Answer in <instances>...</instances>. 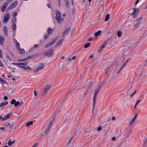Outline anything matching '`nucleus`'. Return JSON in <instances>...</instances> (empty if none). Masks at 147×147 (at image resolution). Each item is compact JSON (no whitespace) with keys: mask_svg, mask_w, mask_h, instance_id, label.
Instances as JSON below:
<instances>
[{"mask_svg":"<svg viewBox=\"0 0 147 147\" xmlns=\"http://www.w3.org/2000/svg\"><path fill=\"white\" fill-rule=\"evenodd\" d=\"M91 45V43L90 42H88L87 44H86L84 46V47L85 48H86L89 47Z\"/></svg>","mask_w":147,"mask_h":147,"instance_id":"29","label":"nucleus"},{"mask_svg":"<svg viewBox=\"0 0 147 147\" xmlns=\"http://www.w3.org/2000/svg\"><path fill=\"white\" fill-rule=\"evenodd\" d=\"M129 61V59H127L124 63L123 65V66H125L126 65L128 62Z\"/></svg>","mask_w":147,"mask_h":147,"instance_id":"37","label":"nucleus"},{"mask_svg":"<svg viewBox=\"0 0 147 147\" xmlns=\"http://www.w3.org/2000/svg\"><path fill=\"white\" fill-rule=\"evenodd\" d=\"M92 40V37L88 39V41H91Z\"/></svg>","mask_w":147,"mask_h":147,"instance_id":"64","label":"nucleus"},{"mask_svg":"<svg viewBox=\"0 0 147 147\" xmlns=\"http://www.w3.org/2000/svg\"><path fill=\"white\" fill-rule=\"evenodd\" d=\"M137 90H135L134 92L132 93L130 95V97H132L136 93V92Z\"/></svg>","mask_w":147,"mask_h":147,"instance_id":"38","label":"nucleus"},{"mask_svg":"<svg viewBox=\"0 0 147 147\" xmlns=\"http://www.w3.org/2000/svg\"><path fill=\"white\" fill-rule=\"evenodd\" d=\"M57 22L59 24H61L62 22L63 21L64 19L63 18H59L56 19Z\"/></svg>","mask_w":147,"mask_h":147,"instance_id":"17","label":"nucleus"},{"mask_svg":"<svg viewBox=\"0 0 147 147\" xmlns=\"http://www.w3.org/2000/svg\"><path fill=\"white\" fill-rule=\"evenodd\" d=\"M139 11V9H138L134 8V11L131 15L134 18H135Z\"/></svg>","mask_w":147,"mask_h":147,"instance_id":"8","label":"nucleus"},{"mask_svg":"<svg viewBox=\"0 0 147 147\" xmlns=\"http://www.w3.org/2000/svg\"><path fill=\"white\" fill-rule=\"evenodd\" d=\"M34 94L35 96H36L37 95V93L36 92V90H35L34 91Z\"/></svg>","mask_w":147,"mask_h":147,"instance_id":"48","label":"nucleus"},{"mask_svg":"<svg viewBox=\"0 0 147 147\" xmlns=\"http://www.w3.org/2000/svg\"><path fill=\"white\" fill-rule=\"evenodd\" d=\"M69 2L67 0L66 1V3H65V6L66 7H69Z\"/></svg>","mask_w":147,"mask_h":147,"instance_id":"34","label":"nucleus"},{"mask_svg":"<svg viewBox=\"0 0 147 147\" xmlns=\"http://www.w3.org/2000/svg\"><path fill=\"white\" fill-rule=\"evenodd\" d=\"M59 36H58L56 38H54L53 39V41H52L54 43L55 42H56L57 41V40L59 39Z\"/></svg>","mask_w":147,"mask_h":147,"instance_id":"35","label":"nucleus"},{"mask_svg":"<svg viewBox=\"0 0 147 147\" xmlns=\"http://www.w3.org/2000/svg\"><path fill=\"white\" fill-rule=\"evenodd\" d=\"M12 22L13 24H16V20H12Z\"/></svg>","mask_w":147,"mask_h":147,"instance_id":"50","label":"nucleus"},{"mask_svg":"<svg viewBox=\"0 0 147 147\" xmlns=\"http://www.w3.org/2000/svg\"><path fill=\"white\" fill-rule=\"evenodd\" d=\"M9 3V2L6 1L3 4L1 9V10L2 12H4L5 11Z\"/></svg>","mask_w":147,"mask_h":147,"instance_id":"6","label":"nucleus"},{"mask_svg":"<svg viewBox=\"0 0 147 147\" xmlns=\"http://www.w3.org/2000/svg\"><path fill=\"white\" fill-rule=\"evenodd\" d=\"M16 43V47H20V45L19 42H17Z\"/></svg>","mask_w":147,"mask_h":147,"instance_id":"46","label":"nucleus"},{"mask_svg":"<svg viewBox=\"0 0 147 147\" xmlns=\"http://www.w3.org/2000/svg\"><path fill=\"white\" fill-rule=\"evenodd\" d=\"M70 28H67L64 31L63 33V36H64L68 32H69V31L70 30Z\"/></svg>","mask_w":147,"mask_h":147,"instance_id":"16","label":"nucleus"},{"mask_svg":"<svg viewBox=\"0 0 147 147\" xmlns=\"http://www.w3.org/2000/svg\"><path fill=\"white\" fill-rule=\"evenodd\" d=\"M51 85H47L46 87L45 88V89L47 90L48 91L49 90L50 88L51 87Z\"/></svg>","mask_w":147,"mask_h":147,"instance_id":"26","label":"nucleus"},{"mask_svg":"<svg viewBox=\"0 0 147 147\" xmlns=\"http://www.w3.org/2000/svg\"><path fill=\"white\" fill-rule=\"evenodd\" d=\"M48 37V35L47 34H44V38L45 39H47V38Z\"/></svg>","mask_w":147,"mask_h":147,"instance_id":"39","label":"nucleus"},{"mask_svg":"<svg viewBox=\"0 0 147 147\" xmlns=\"http://www.w3.org/2000/svg\"><path fill=\"white\" fill-rule=\"evenodd\" d=\"M13 41L14 42H16V43L17 42H18L17 41V40L15 38H14L13 39Z\"/></svg>","mask_w":147,"mask_h":147,"instance_id":"58","label":"nucleus"},{"mask_svg":"<svg viewBox=\"0 0 147 147\" xmlns=\"http://www.w3.org/2000/svg\"><path fill=\"white\" fill-rule=\"evenodd\" d=\"M38 46H39V45L38 44L35 45L34 46V47L35 48H37V47H38Z\"/></svg>","mask_w":147,"mask_h":147,"instance_id":"60","label":"nucleus"},{"mask_svg":"<svg viewBox=\"0 0 147 147\" xmlns=\"http://www.w3.org/2000/svg\"><path fill=\"white\" fill-rule=\"evenodd\" d=\"M8 102L7 101L5 102H2L0 103V107H2L4 105H5L8 104Z\"/></svg>","mask_w":147,"mask_h":147,"instance_id":"18","label":"nucleus"},{"mask_svg":"<svg viewBox=\"0 0 147 147\" xmlns=\"http://www.w3.org/2000/svg\"><path fill=\"white\" fill-rule=\"evenodd\" d=\"M8 99V98L7 96H5L4 97V99L5 100H7Z\"/></svg>","mask_w":147,"mask_h":147,"instance_id":"55","label":"nucleus"},{"mask_svg":"<svg viewBox=\"0 0 147 147\" xmlns=\"http://www.w3.org/2000/svg\"><path fill=\"white\" fill-rule=\"evenodd\" d=\"M5 126L6 127H9V129H12L13 128V125H12L10 124L9 123H6L5 124Z\"/></svg>","mask_w":147,"mask_h":147,"instance_id":"14","label":"nucleus"},{"mask_svg":"<svg viewBox=\"0 0 147 147\" xmlns=\"http://www.w3.org/2000/svg\"><path fill=\"white\" fill-rule=\"evenodd\" d=\"M63 40V39L59 40L56 44V46H57L61 45Z\"/></svg>","mask_w":147,"mask_h":147,"instance_id":"19","label":"nucleus"},{"mask_svg":"<svg viewBox=\"0 0 147 147\" xmlns=\"http://www.w3.org/2000/svg\"><path fill=\"white\" fill-rule=\"evenodd\" d=\"M47 92H48L47 91V90L45 89L43 91V92L42 94V96H44V95H45L47 94Z\"/></svg>","mask_w":147,"mask_h":147,"instance_id":"30","label":"nucleus"},{"mask_svg":"<svg viewBox=\"0 0 147 147\" xmlns=\"http://www.w3.org/2000/svg\"><path fill=\"white\" fill-rule=\"evenodd\" d=\"M19 67L24 69L26 70H29L31 71L32 70L31 68L29 67V66L27 65H26L25 66H19Z\"/></svg>","mask_w":147,"mask_h":147,"instance_id":"7","label":"nucleus"},{"mask_svg":"<svg viewBox=\"0 0 147 147\" xmlns=\"http://www.w3.org/2000/svg\"><path fill=\"white\" fill-rule=\"evenodd\" d=\"M47 33L49 35H51L53 32L51 29L50 28H49L47 30Z\"/></svg>","mask_w":147,"mask_h":147,"instance_id":"21","label":"nucleus"},{"mask_svg":"<svg viewBox=\"0 0 147 147\" xmlns=\"http://www.w3.org/2000/svg\"><path fill=\"white\" fill-rule=\"evenodd\" d=\"M51 46L49 44V43H48L45 46V48H48L49 47Z\"/></svg>","mask_w":147,"mask_h":147,"instance_id":"45","label":"nucleus"},{"mask_svg":"<svg viewBox=\"0 0 147 147\" xmlns=\"http://www.w3.org/2000/svg\"><path fill=\"white\" fill-rule=\"evenodd\" d=\"M12 28L13 30H16V25L13 24L12 26Z\"/></svg>","mask_w":147,"mask_h":147,"instance_id":"36","label":"nucleus"},{"mask_svg":"<svg viewBox=\"0 0 147 147\" xmlns=\"http://www.w3.org/2000/svg\"><path fill=\"white\" fill-rule=\"evenodd\" d=\"M28 63V62H25L22 63H12V64H13V65H18V67H19V66H24V65H26V64H27Z\"/></svg>","mask_w":147,"mask_h":147,"instance_id":"9","label":"nucleus"},{"mask_svg":"<svg viewBox=\"0 0 147 147\" xmlns=\"http://www.w3.org/2000/svg\"><path fill=\"white\" fill-rule=\"evenodd\" d=\"M6 59L9 61H10V60H11V59H10L8 55H7L6 57Z\"/></svg>","mask_w":147,"mask_h":147,"instance_id":"47","label":"nucleus"},{"mask_svg":"<svg viewBox=\"0 0 147 147\" xmlns=\"http://www.w3.org/2000/svg\"><path fill=\"white\" fill-rule=\"evenodd\" d=\"M73 137H72L70 139V140L68 142V145H69V144H70V143L73 140Z\"/></svg>","mask_w":147,"mask_h":147,"instance_id":"40","label":"nucleus"},{"mask_svg":"<svg viewBox=\"0 0 147 147\" xmlns=\"http://www.w3.org/2000/svg\"><path fill=\"white\" fill-rule=\"evenodd\" d=\"M124 66H123H123L121 67H120L119 68V73L123 69V68Z\"/></svg>","mask_w":147,"mask_h":147,"instance_id":"43","label":"nucleus"},{"mask_svg":"<svg viewBox=\"0 0 147 147\" xmlns=\"http://www.w3.org/2000/svg\"><path fill=\"white\" fill-rule=\"evenodd\" d=\"M0 67H3V64L2 62L0 60Z\"/></svg>","mask_w":147,"mask_h":147,"instance_id":"49","label":"nucleus"},{"mask_svg":"<svg viewBox=\"0 0 147 147\" xmlns=\"http://www.w3.org/2000/svg\"><path fill=\"white\" fill-rule=\"evenodd\" d=\"M12 113H11L5 115L3 118V120L5 121L9 119L10 117V115Z\"/></svg>","mask_w":147,"mask_h":147,"instance_id":"13","label":"nucleus"},{"mask_svg":"<svg viewBox=\"0 0 147 147\" xmlns=\"http://www.w3.org/2000/svg\"><path fill=\"white\" fill-rule=\"evenodd\" d=\"M31 57V56L29 55L27 57L24 58V59H20L18 60V61L19 62H24L25 61L29 59H30Z\"/></svg>","mask_w":147,"mask_h":147,"instance_id":"10","label":"nucleus"},{"mask_svg":"<svg viewBox=\"0 0 147 147\" xmlns=\"http://www.w3.org/2000/svg\"><path fill=\"white\" fill-rule=\"evenodd\" d=\"M142 19V18L141 17H140L137 20V22L135 25V27L137 28L140 24V20Z\"/></svg>","mask_w":147,"mask_h":147,"instance_id":"11","label":"nucleus"},{"mask_svg":"<svg viewBox=\"0 0 147 147\" xmlns=\"http://www.w3.org/2000/svg\"><path fill=\"white\" fill-rule=\"evenodd\" d=\"M116 139V138L115 137H113L112 138V140L113 141H115Z\"/></svg>","mask_w":147,"mask_h":147,"instance_id":"56","label":"nucleus"},{"mask_svg":"<svg viewBox=\"0 0 147 147\" xmlns=\"http://www.w3.org/2000/svg\"><path fill=\"white\" fill-rule=\"evenodd\" d=\"M7 77L9 78H11V74H9L7 75Z\"/></svg>","mask_w":147,"mask_h":147,"instance_id":"61","label":"nucleus"},{"mask_svg":"<svg viewBox=\"0 0 147 147\" xmlns=\"http://www.w3.org/2000/svg\"><path fill=\"white\" fill-rule=\"evenodd\" d=\"M2 57L3 55L2 54V51L1 49H0V57L2 59Z\"/></svg>","mask_w":147,"mask_h":147,"instance_id":"44","label":"nucleus"},{"mask_svg":"<svg viewBox=\"0 0 147 147\" xmlns=\"http://www.w3.org/2000/svg\"><path fill=\"white\" fill-rule=\"evenodd\" d=\"M141 100V99H140V100H138L137 101L136 104V106L140 102V101Z\"/></svg>","mask_w":147,"mask_h":147,"instance_id":"53","label":"nucleus"},{"mask_svg":"<svg viewBox=\"0 0 147 147\" xmlns=\"http://www.w3.org/2000/svg\"><path fill=\"white\" fill-rule=\"evenodd\" d=\"M13 20H16V18L15 17H14L13 18Z\"/></svg>","mask_w":147,"mask_h":147,"instance_id":"62","label":"nucleus"},{"mask_svg":"<svg viewBox=\"0 0 147 147\" xmlns=\"http://www.w3.org/2000/svg\"><path fill=\"white\" fill-rule=\"evenodd\" d=\"M102 129V128L100 127H99L97 129V130L98 131H100Z\"/></svg>","mask_w":147,"mask_h":147,"instance_id":"51","label":"nucleus"},{"mask_svg":"<svg viewBox=\"0 0 147 147\" xmlns=\"http://www.w3.org/2000/svg\"><path fill=\"white\" fill-rule=\"evenodd\" d=\"M18 1H15L10 6H9L7 9V10L9 11L11 9L15 7L17 5Z\"/></svg>","mask_w":147,"mask_h":147,"instance_id":"5","label":"nucleus"},{"mask_svg":"<svg viewBox=\"0 0 147 147\" xmlns=\"http://www.w3.org/2000/svg\"><path fill=\"white\" fill-rule=\"evenodd\" d=\"M0 81L3 84H5L7 83L6 81L4 79L0 78Z\"/></svg>","mask_w":147,"mask_h":147,"instance_id":"27","label":"nucleus"},{"mask_svg":"<svg viewBox=\"0 0 147 147\" xmlns=\"http://www.w3.org/2000/svg\"><path fill=\"white\" fill-rule=\"evenodd\" d=\"M54 51L53 49L50 48L44 54L45 55L49 57H51L53 55Z\"/></svg>","mask_w":147,"mask_h":147,"instance_id":"2","label":"nucleus"},{"mask_svg":"<svg viewBox=\"0 0 147 147\" xmlns=\"http://www.w3.org/2000/svg\"><path fill=\"white\" fill-rule=\"evenodd\" d=\"M110 17V15L109 14H107L105 18V22H107L109 19Z\"/></svg>","mask_w":147,"mask_h":147,"instance_id":"25","label":"nucleus"},{"mask_svg":"<svg viewBox=\"0 0 147 147\" xmlns=\"http://www.w3.org/2000/svg\"><path fill=\"white\" fill-rule=\"evenodd\" d=\"M45 67L44 64L43 63H40L38 64L37 67L33 69V71L35 72H37L38 71L42 69Z\"/></svg>","mask_w":147,"mask_h":147,"instance_id":"1","label":"nucleus"},{"mask_svg":"<svg viewBox=\"0 0 147 147\" xmlns=\"http://www.w3.org/2000/svg\"><path fill=\"white\" fill-rule=\"evenodd\" d=\"M3 31L5 34H7V27L6 26H4L3 27Z\"/></svg>","mask_w":147,"mask_h":147,"instance_id":"22","label":"nucleus"},{"mask_svg":"<svg viewBox=\"0 0 147 147\" xmlns=\"http://www.w3.org/2000/svg\"><path fill=\"white\" fill-rule=\"evenodd\" d=\"M5 38L3 36H0V44L3 45V42L5 40Z\"/></svg>","mask_w":147,"mask_h":147,"instance_id":"12","label":"nucleus"},{"mask_svg":"<svg viewBox=\"0 0 147 147\" xmlns=\"http://www.w3.org/2000/svg\"><path fill=\"white\" fill-rule=\"evenodd\" d=\"M17 13L16 12H15L13 13V16H17Z\"/></svg>","mask_w":147,"mask_h":147,"instance_id":"52","label":"nucleus"},{"mask_svg":"<svg viewBox=\"0 0 147 147\" xmlns=\"http://www.w3.org/2000/svg\"><path fill=\"white\" fill-rule=\"evenodd\" d=\"M33 123V122L32 121H30L28 122L26 125V126H28L29 125H32Z\"/></svg>","mask_w":147,"mask_h":147,"instance_id":"28","label":"nucleus"},{"mask_svg":"<svg viewBox=\"0 0 147 147\" xmlns=\"http://www.w3.org/2000/svg\"><path fill=\"white\" fill-rule=\"evenodd\" d=\"M105 44H103L101 46V47H102V48H103V49L105 47Z\"/></svg>","mask_w":147,"mask_h":147,"instance_id":"57","label":"nucleus"},{"mask_svg":"<svg viewBox=\"0 0 147 147\" xmlns=\"http://www.w3.org/2000/svg\"><path fill=\"white\" fill-rule=\"evenodd\" d=\"M15 142V141L13 140V141L11 142V140H9L8 143V145L9 146H10L13 143H14Z\"/></svg>","mask_w":147,"mask_h":147,"instance_id":"24","label":"nucleus"},{"mask_svg":"<svg viewBox=\"0 0 147 147\" xmlns=\"http://www.w3.org/2000/svg\"><path fill=\"white\" fill-rule=\"evenodd\" d=\"M56 16L55 17V18L56 19H58V18H60V17L61 16V13L59 11H57L56 12Z\"/></svg>","mask_w":147,"mask_h":147,"instance_id":"15","label":"nucleus"},{"mask_svg":"<svg viewBox=\"0 0 147 147\" xmlns=\"http://www.w3.org/2000/svg\"><path fill=\"white\" fill-rule=\"evenodd\" d=\"M49 44L51 46L54 44V43H53V41L50 42H49Z\"/></svg>","mask_w":147,"mask_h":147,"instance_id":"54","label":"nucleus"},{"mask_svg":"<svg viewBox=\"0 0 147 147\" xmlns=\"http://www.w3.org/2000/svg\"><path fill=\"white\" fill-rule=\"evenodd\" d=\"M122 33L121 32L118 31L117 32V35L118 37H120L122 36Z\"/></svg>","mask_w":147,"mask_h":147,"instance_id":"23","label":"nucleus"},{"mask_svg":"<svg viewBox=\"0 0 147 147\" xmlns=\"http://www.w3.org/2000/svg\"><path fill=\"white\" fill-rule=\"evenodd\" d=\"M25 52V50L24 49H22L20 50V53L21 54L24 53Z\"/></svg>","mask_w":147,"mask_h":147,"instance_id":"42","label":"nucleus"},{"mask_svg":"<svg viewBox=\"0 0 147 147\" xmlns=\"http://www.w3.org/2000/svg\"><path fill=\"white\" fill-rule=\"evenodd\" d=\"M99 91V89H96V91L95 92L94 95H93V110L94 109L95 107V104L96 103V98L97 97V94L98 93V92Z\"/></svg>","mask_w":147,"mask_h":147,"instance_id":"3","label":"nucleus"},{"mask_svg":"<svg viewBox=\"0 0 147 147\" xmlns=\"http://www.w3.org/2000/svg\"><path fill=\"white\" fill-rule=\"evenodd\" d=\"M16 102V100L14 99H13L11 100V104L12 105H14Z\"/></svg>","mask_w":147,"mask_h":147,"instance_id":"33","label":"nucleus"},{"mask_svg":"<svg viewBox=\"0 0 147 147\" xmlns=\"http://www.w3.org/2000/svg\"><path fill=\"white\" fill-rule=\"evenodd\" d=\"M101 33V31L100 30H98L94 33V35L96 37H97Z\"/></svg>","mask_w":147,"mask_h":147,"instance_id":"20","label":"nucleus"},{"mask_svg":"<svg viewBox=\"0 0 147 147\" xmlns=\"http://www.w3.org/2000/svg\"><path fill=\"white\" fill-rule=\"evenodd\" d=\"M20 103L19 101L16 102L15 104L14 105V106L15 107H17L19 106L20 105Z\"/></svg>","mask_w":147,"mask_h":147,"instance_id":"31","label":"nucleus"},{"mask_svg":"<svg viewBox=\"0 0 147 147\" xmlns=\"http://www.w3.org/2000/svg\"><path fill=\"white\" fill-rule=\"evenodd\" d=\"M10 14L9 12H8L4 15V19L3 20V22L5 23H7L10 19Z\"/></svg>","mask_w":147,"mask_h":147,"instance_id":"4","label":"nucleus"},{"mask_svg":"<svg viewBox=\"0 0 147 147\" xmlns=\"http://www.w3.org/2000/svg\"><path fill=\"white\" fill-rule=\"evenodd\" d=\"M37 145V143H36L32 147H36V146Z\"/></svg>","mask_w":147,"mask_h":147,"instance_id":"63","label":"nucleus"},{"mask_svg":"<svg viewBox=\"0 0 147 147\" xmlns=\"http://www.w3.org/2000/svg\"><path fill=\"white\" fill-rule=\"evenodd\" d=\"M0 129H1L3 130H4L5 129V128L4 127H0Z\"/></svg>","mask_w":147,"mask_h":147,"instance_id":"59","label":"nucleus"},{"mask_svg":"<svg viewBox=\"0 0 147 147\" xmlns=\"http://www.w3.org/2000/svg\"><path fill=\"white\" fill-rule=\"evenodd\" d=\"M50 128L47 127V128H46L45 129V133L46 134V135H47V133L49 130L50 129Z\"/></svg>","mask_w":147,"mask_h":147,"instance_id":"32","label":"nucleus"},{"mask_svg":"<svg viewBox=\"0 0 147 147\" xmlns=\"http://www.w3.org/2000/svg\"><path fill=\"white\" fill-rule=\"evenodd\" d=\"M52 121H51V122H50L49 124V126L48 127L51 128L52 126Z\"/></svg>","mask_w":147,"mask_h":147,"instance_id":"41","label":"nucleus"}]
</instances>
